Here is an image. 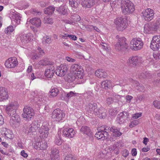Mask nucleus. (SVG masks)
I'll list each match as a JSON object with an SVG mask.
<instances>
[{"label": "nucleus", "instance_id": "50", "mask_svg": "<svg viewBox=\"0 0 160 160\" xmlns=\"http://www.w3.org/2000/svg\"><path fill=\"white\" fill-rule=\"evenodd\" d=\"M76 94V93H74L72 91H71L67 94L66 97L67 98H69L72 96H74Z\"/></svg>", "mask_w": 160, "mask_h": 160}, {"label": "nucleus", "instance_id": "25", "mask_svg": "<svg viewBox=\"0 0 160 160\" xmlns=\"http://www.w3.org/2000/svg\"><path fill=\"white\" fill-rule=\"evenodd\" d=\"M8 93L6 88L2 87H0V101L8 98Z\"/></svg>", "mask_w": 160, "mask_h": 160}, {"label": "nucleus", "instance_id": "13", "mask_svg": "<svg viewBox=\"0 0 160 160\" xmlns=\"http://www.w3.org/2000/svg\"><path fill=\"white\" fill-rule=\"evenodd\" d=\"M11 116L9 121L11 125L15 128L19 127L21 122L20 116L16 113L12 114Z\"/></svg>", "mask_w": 160, "mask_h": 160}, {"label": "nucleus", "instance_id": "44", "mask_svg": "<svg viewBox=\"0 0 160 160\" xmlns=\"http://www.w3.org/2000/svg\"><path fill=\"white\" fill-rule=\"evenodd\" d=\"M64 160H76V159L72 155L69 154L66 156Z\"/></svg>", "mask_w": 160, "mask_h": 160}, {"label": "nucleus", "instance_id": "38", "mask_svg": "<svg viewBox=\"0 0 160 160\" xmlns=\"http://www.w3.org/2000/svg\"><path fill=\"white\" fill-rule=\"evenodd\" d=\"M111 83L110 81L106 80L102 82L101 85L102 88L107 89L108 88V86L110 85Z\"/></svg>", "mask_w": 160, "mask_h": 160}, {"label": "nucleus", "instance_id": "56", "mask_svg": "<svg viewBox=\"0 0 160 160\" xmlns=\"http://www.w3.org/2000/svg\"><path fill=\"white\" fill-rule=\"evenodd\" d=\"M106 102L108 104L110 105L113 102V100L112 98L108 97L107 99Z\"/></svg>", "mask_w": 160, "mask_h": 160}, {"label": "nucleus", "instance_id": "58", "mask_svg": "<svg viewBox=\"0 0 160 160\" xmlns=\"http://www.w3.org/2000/svg\"><path fill=\"white\" fill-rule=\"evenodd\" d=\"M100 47L105 50L107 51L108 49V45L106 43H102V44L101 45Z\"/></svg>", "mask_w": 160, "mask_h": 160}, {"label": "nucleus", "instance_id": "7", "mask_svg": "<svg viewBox=\"0 0 160 160\" xmlns=\"http://www.w3.org/2000/svg\"><path fill=\"white\" fill-rule=\"evenodd\" d=\"M116 38L118 39V41L115 46V49L120 51L127 49V45L126 42V38L124 37H119L118 35L116 36Z\"/></svg>", "mask_w": 160, "mask_h": 160}, {"label": "nucleus", "instance_id": "17", "mask_svg": "<svg viewBox=\"0 0 160 160\" xmlns=\"http://www.w3.org/2000/svg\"><path fill=\"white\" fill-rule=\"evenodd\" d=\"M18 62L15 57L9 58L5 63L6 67L8 68H14L18 65Z\"/></svg>", "mask_w": 160, "mask_h": 160}, {"label": "nucleus", "instance_id": "63", "mask_svg": "<svg viewBox=\"0 0 160 160\" xmlns=\"http://www.w3.org/2000/svg\"><path fill=\"white\" fill-rule=\"evenodd\" d=\"M43 60L44 61L43 63L44 65H47L51 64V62L48 61V58H45Z\"/></svg>", "mask_w": 160, "mask_h": 160}, {"label": "nucleus", "instance_id": "53", "mask_svg": "<svg viewBox=\"0 0 160 160\" xmlns=\"http://www.w3.org/2000/svg\"><path fill=\"white\" fill-rule=\"evenodd\" d=\"M129 154V152L126 149L123 150L122 152V155L124 157H127Z\"/></svg>", "mask_w": 160, "mask_h": 160}, {"label": "nucleus", "instance_id": "14", "mask_svg": "<svg viewBox=\"0 0 160 160\" xmlns=\"http://www.w3.org/2000/svg\"><path fill=\"white\" fill-rule=\"evenodd\" d=\"M32 37V34L31 33L25 34L21 33L19 34L18 37H17V39L18 40L20 39L22 44H25L30 42Z\"/></svg>", "mask_w": 160, "mask_h": 160}, {"label": "nucleus", "instance_id": "24", "mask_svg": "<svg viewBox=\"0 0 160 160\" xmlns=\"http://www.w3.org/2000/svg\"><path fill=\"white\" fill-rule=\"evenodd\" d=\"M28 20L29 19H28L27 24H28V22H30L32 25L36 26L38 28L41 26V20L40 18H33L29 19V21H28Z\"/></svg>", "mask_w": 160, "mask_h": 160}, {"label": "nucleus", "instance_id": "8", "mask_svg": "<svg viewBox=\"0 0 160 160\" xmlns=\"http://www.w3.org/2000/svg\"><path fill=\"white\" fill-rule=\"evenodd\" d=\"M130 44L131 48L133 50L136 51L142 48L143 45L141 39L137 38L132 39L130 42Z\"/></svg>", "mask_w": 160, "mask_h": 160}, {"label": "nucleus", "instance_id": "4", "mask_svg": "<svg viewBox=\"0 0 160 160\" xmlns=\"http://www.w3.org/2000/svg\"><path fill=\"white\" fill-rule=\"evenodd\" d=\"M109 127L104 126L98 128V131L95 134V137L98 139L102 140L106 139L108 136V131L109 129Z\"/></svg>", "mask_w": 160, "mask_h": 160}, {"label": "nucleus", "instance_id": "57", "mask_svg": "<svg viewBox=\"0 0 160 160\" xmlns=\"http://www.w3.org/2000/svg\"><path fill=\"white\" fill-rule=\"evenodd\" d=\"M141 113H137L133 115L132 118L134 119H137L141 116Z\"/></svg>", "mask_w": 160, "mask_h": 160}, {"label": "nucleus", "instance_id": "2", "mask_svg": "<svg viewBox=\"0 0 160 160\" xmlns=\"http://www.w3.org/2000/svg\"><path fill=\"white\" fill-rule=\"evenodd\" d=\"M86 110L89 113L98 115L100 118H103L106 116L105 110L102 107L98 108L96 103H89L87 106Z\"/></svg>", "mask_w": 160, "mask_h": 160}, {"label": "nucleus", "instance_id": "15", "mask_svg": "<svg viewBox=\"0 0 160 160\" xmlns=\"http://www.w3.org/2000/svg\"><path fill=\"white\" fill-rule=\"evenodd\" d=\"M142 13L143 17L146 21H150L154 18V12L151 9L147 8L143 10Z\"/></svg>", "mask_w": 160, "mask_h": 160}, {"label": "nucleus", "instance_id": "5", "mask_svg": "<svg viewBox=\"0 0 160 160\" xmlns=\"http://www.w3.org/2000/svg\"><path fill=\"white\" fill-rule=\"evenodd\" d=\"M33 110L31 108L26 106L23 110L22 116L23 118L28 121L31 120L32 118L34 116Z\"/></svg>", "mask_w": 160, "mask_h": 160}, {"label": "nucleus", "instance_id": "36", "mask_svg": "<svg viewBox=\"0 0 160 160\" xmlns=\"http://www.w3.org/2000/svg\"><path fill=\"white\" fill-rule=\"evenodd\" d=\"M36 144H38L37 145L41 149H46L48 147L47 142L44 140L38 142Z\"/></svg>", "mask_w": 160, "mask_h": 160}, {"label": "nucleus", "instance_id": "60", "mask_svg": "<svg viewBox=\"0 0 160 160\" xmlns=\"http://www.w3.org/2000/svg\"><path fill=\"white\" fill-rule=\"evenodd\" d=\"M20 154L24 158H27L28 156V154L26 153L25 151L24 150L21 151Z\"/></svg>", "mask_w": 160, "mask_h": 160}, {"label": "nucleus", "instance_id": "40", "mask_svg": "<svg viewBox=\"0 0 160 160\" xmlns=\"http://www.w3.org/2000/svg\"><path fill=\"white\" fill-rule=\"evenodd\" d=\"M109 115L110 116H114L117 113V110L116 108H111L109 111Z\"/></svg>", "mask_w": 160, "mask_h": 160}, {"label": "nucleus", "instance_id": "18", "mask_svg": "<svg viewBox=\"0 0 160 160\" xmlns=\"http://www.w3.org/2000/svg\"><path fill=\"white\" fill-rule=\"evenodd\" d=\"M67 70V66L62 65L57 67L55 73L58 76L63 77L66 74Z\"/></svg>", "mask_w": 160, "mask_h": 160}, {"label": "nucleus", "instance_id": "33", "mask_svg": "<svg viewBox=\"0 0 160 160\" xmlns=\"http://www.w3.org/2000/svg\"><path fill=\"white\" fill-rule=\"evenodd\" d=\"M59 151L58 149L55 148L52 149L51 151V154L50 155V158L51 160H55L59 158L58 155Z\"/></svg>", "mask_w": 160, "mask_h": 160}, {"label": "nucleus", "instance_id": "34", "mask_svg": "<svg viewBox=\"0 0 160 160\" xmlns=\"http://www.w3.org/2000/svg\"><path fill=\"white\" fill-rule=\"evenodd\" d=\"M55 10V8L52 6H49L44 9L45 13L48 15H51Z\"/></svg>", "mask_w": 160, "mask_h": 160}, {"label": "nucleus", "instance_id": "19", "mask_svg": "<svg viewBox=\"0 0 160 160\" xmlns=\"http://www.w3.org/2000/svg\"><path fill=\"white\" fill-rule=\"evenodd\" d=\"M80 132L83 134L88 136L91 140L93 139L92 132L89 127L86 126H82L81 128Z\"/></svg>", "mask_w": 160, "mask_h": 160}, {"label": "nucleus", "instance_id": "35", "mask_svg": "<svg viewBox=\"0 0 160 160\" xmlns=\"http://www.w3.org/2000/svg\"><path fill=\"white\" fill-rule=\"evenodd\" d=\"M152 25L156 31H157L158 30H160V18H158Z\"/></svg>", "mask_w": 160, "mask_h": 160}, {"label": "nucleus", "instance_id": "52", "mask_svg": "<svg viewBox=\"0 0 160 160\" xmlns=\"http://www.w3.org/2000/svg\"><path fill=\"white\" fill-rule=\"evenodd\" d=\"M148 74L146 73V71H144L139 75V78L140 79L145 78H146V74Z\"/></svg>", "mask_w": 160, "mask_h": 160}, {"label": "nucleus", "instance_id": "47", "mask_svg": "<svg viewBox=\"0 0 160 160\" xmlns=\"http://www.w3.org/2000/svg\"><path fill=\"white\" fill-rule=\"evenodd\" d=\"M30 126V124L29 123H28L27 124H25L24 125V129L25 130L26 133H29V128Z\"/></svg>", "mask_w": 160, "mask_h": 160}, {"label": "nucleus", "instance_id": "10", "mask_svg": "<svg viewBox=\"0 0 160 160\" xmlns=\"http://www.w3.org/2000/svg\"><path fill=\"white\" fill-rule=\"evenodd\" d=\"M115 23L117 29L118 31H122L125 29L127 26L126 20L121 17L117 18L115 21Z\"/></svg>", "mask_w": 160, "mask_h": 160}, {"label": "nucleus", "instance_id": "22", "mask_svg": "<svg viewBox=\"0 0 160 160\" xmlns=\"http://www.w3.org/2000/svg\"><path fill=\"white\" fill-rule=\"evenodd\" d=\"M48 128L47 126H45V124L43 123L39 130V132L41 134V136L42 138H46L48 135Z\"/></svg>", "mask_w": 160, "mask_h": 160}, {"label": "nucleus", "instance_id": "64", "mask_svg": "<svg viewBox=\"0 0 160 160\" xmlns=\"http://www.w3.org/2000/svg\"><path fill=\"white\" fill-rule=\"evenodd\" d=\"M131 153L133 156H135L137 155V149L136 148H133L131 151Z\"/></svg>", "mask_w": 160, "mask_h": 160}, {"label": "nucleus", "instance_id": "31", "mask_svg": "<svg viewBox=\"0 0 160 160\" xmlns=\"http://www.w3.org/2000/svg\"><path fill=\"white\" fill-rule=\"evenodd\" d=\"M96 76L99 78H105L107 76V74L104 70L101 69L97 70L95 72Z\"/></svg>", "mask_w": 160, "mask_h": 160}, {"label": "nucleus", "instance_id": "41", "mask_svg": "<svg viewBox=\"0 0 160 160\" xmlns=\"http://www.w3.org/2000/svg\"><path fill=\"white\" fill-rule=\"evenodd\" d=\"M43 22L44 23L52 24L53 23V21L52 18L46 17L44 19Z\"/></svg>", "mask_w": 160, "mask_h": 160}, {"label": "nucleus", "instance_id": "37", "mask_svg": "<svg viewBox=\"0 0 160 160\" xmlns=\"http://www.w3.org/2000/svg\"><path fill=\"white\" fill-rule=\"evenodd\" d=\"M80 0H69V3L71 6L74 8L78 7Z\"/></svg>", "mask_w": 160, "mask_h": 160}, {"label": "nucleus", "instance_id": "30", "mask_svg": "<svg viewBox=\"0 0 160 160\" xmlns=\"http://www.w3.org/2000/svg\"><path fill=\"white\" fill-rule=\"evenodd\" d=\"M21 18L20 14L14 13L12 14L11 20L12 22H15L18 25L20 23Z\"/></svg>", "mask_w": 160, "mask_h": 160}, {"label": "nucleus", "instance_id": "16", "mask_svg": "<svg viewBox=\"0 0 160 160\" xmlns=\"http://www.w3.org/2000/svg\"><path fill=\"white\" fill-rule=\"evenodd\" d=\"M129 116V115L127 112H123L120 113L117 118L118 122L119 124L125 123L126 120H128Z\"/></svg>", "mask_w": 160, "mask_h": 160}, {"label": "nucleus", "instance_id": "9", "mask_svg": "<svg viewBox=\"0 0 160 160\" xmlns=\"http://www.w3.org/2000/svg\"><path fill=\"white\" fill-rule=\"evenodd\" d=\"M142 58L141 57L133 56L130 57L127 61L128 66L130 67H135L142 62Z\"/></svg>", "mask_w": 160, "mask_h": 160}, {"label": "nucleus", "instance_id": "20", "mask_svg": "<svg viewBox=\"0 0 160 160\" xmlns=\"http://www.w3.org/2000/svg\"><path fill=\"white\" fill-rule=\"evenodd\" d=\"M75 133V131L72 128H65L63 131V135L69 138H73Z\"/></svg>", "mask_w": 160, "mask_h": 160}, {"label": "nucleus", "instance_id": "6", "mask_svg": "<svg viewBox=\"0 0 160 160\" xmlns=\"http://www.w3.org/2000/svg\"><path fill=\"white\" fill-rule=\"evenodd\" d=\"M18 104L17 102L14 101L9 103L6 106V112L9 116L16 114V111L18 107Z\"/></svg>", "mask_w": 160, "mask_h": 160}, {"label": "nucleus", "instance_id": "62", "mask_svg": "<svg viewBox=\"0 0 160 160\" xmlns=\"http://www.w3.org/2000/svg\"><path fill=\"white\" fill-rule=\"evenodd\" d=\"M32 11L33 12V14L36 15L41 14V12L38 11L35 9H33L32 10Z\"/></svg>", "mask_w": 160, "mask_h": 160}, {"label": "nucleus", "instance_id": "1", "mask_svg": "<svg viewBox=\"0 0 160 160\" xmlns=\"http://www.w3.org/2000/svg\"><path fill=\"white\" fill-rule=\"evenodd\" d=\"M84 74L81 67L78 64L72 65L70 68V72L68 74L67 80L68 82H72L79 79H82Z\"/></svg>", "mask_w": 160, "mask_h": 160}, {"label": "nucleus", "instance_id": "29", "mask_svg": "<svg viewBox=\"0 0 160 160\" xmlns=\"http://www.w3.org/2000/svg\"><path fill=\"white\" fill-rule=\"evenodd\" d=\"M59 92L58 88L55 87H52L48 93L49 97L52 98L57 96Z\"/></svg>", "mask_w": 160, "mask_h": 160}, {"label": "nucleus", "instance_id": "54", "mask_svg": "<svg viewBox=\"0 0 160 160\" xmlns=\"http://www.w3.org/2000/svg\"><path fill=\"white\" fill-rule=\"evenodd\" d=\"M153 57L152 55H149L147 57V60L149 62H153Z\"/></svg>", "mask_w": 160, "mask_h": 160}, {"label": "nucleus", "instance_id": "59", "mask_svg": "<svg viewBox=\"0 0 160 160\" xmlns=\"http://www.w3.org/2000/svg\"><path fill=\"white\" fill-rule=\"evenodd\" d=\"M93 25H87L85 26V28L87 29V30L91 31L92 30Z\"/></svg>", "mask_w": 160, "mask_h": 160}, {"label": "nucleus", "instance_id": "42", "mask_svg": "<svg viewBox=\"0 0 160 160\" xmlns=\"http://www.w3.org/2000/svg\"><path fill=\"white\" fill-rule=\"evenodd\" d=\"M56 10L59 12H60L62 14H64L66 12V10L65 8L63 6H61L59 7Z\"/></svg>", "mask_w": 160, "mask_h": 160}, {"label": "nucleus", "instance_id": "39", "mask_svg": "<svg viewBox=\"0 0 160 160\" xmlns=\"http://www.w3.org/2000/svg\"><path fill=\"white\" fill-rule=\"evenodd\" d=\"M63 141L61 139V137L58 134L56 136L55 140V143L58 145H61L62 142Z\"/></svg>", "mask_w": 160, "mask_h": 160}, {"label": "nucleus", "instance_id": "12", "mask_svg": "<svg viewBox=\"0 0 160 160\" xmlns=\"http://www.w3.org/2000/svg\"><path fill=\"white\" fill-rule=\"evenodd\" d=\"M51 117L54 121L60 122L62 120L65 116V114L62 111L59 109L54 110L52 113Z\"/></svg>", "mask_w": 160, "mask_h": 160}, {"label": "nucleus", "instance_id": "27", "mask_svg": "<svg viewBox=\"0 0 160 160\" xmlns=\"http://www.w3.org/2000/svg\"><path fill=\"white\" fill-rule=\"evenodd\" d=\"M130 82L132 83V86H133L136 89L140 92H143L144 90V87L142 85H140L138 82L132 79L130 80Z\"/></svg>", "mask_w": 160, "mask_h": 160}, {"label": "nucleus", "instance_id": "11", "mask_svg": "<svg viewBox=\"0 0 160 160\" xmlns=\"http://www.w3.org/2000/svg\"><path fill=\"white\" fill-rule=\"evenodd\" d=\"M150 47L154 51H157L160 48V35H156L153 37Z\"/></svg>", "mask_w": 160, "mask_h": 160}, {"label": "nucleus", "instance_id": "45", "mask_svg": "<svg viewBox=\"0 0 160 160\" xmlns=\"http://www.w3.org/2000/svg\"><path fill=\"white\" fill-rule=\"evenodd\" d=\"M139 123V122L138 120L134 121L131 122L129 124V127L132 128L137 125Z\"/></svg>", "mask_w": 160, "mask_h": 160}, {"label": "nucleus", "instance_id": "3", "mask_svg": "<svg viewBox=\"0 0 160 160\" xmlns=\"http://www.w3.org/2000/svg\"><path fill=\"white\" fill-rule=\"evenodd\" d=\"M121 7L122 13L125 15L131 14L135 10L133 4L129 0H122Z\"/></svg>", "mask_w": 160, "mask_h": 160}, {"label": "nucleus", "instance_id": "23", "mask_svg": "<svg viewBox=\"0 0 160 160\" xmlns=\"http://www.w3.org/2000/svg\"><path fill=\"white\" fill-rule=\"evenodd\" d=\"M1 133L2 136L7 138L12 139L13 137L12 132L10 130L6 128H2Z\"/></svg>", "mask_w": 160, "mask_h": 160}, {"label": "nucleus", "instance_id": "32", "mask_svg": "<svg viewBox=\"0 0 160 160\" xmlns=\"http://www.w3.org/2000/svg\"><path fill=\"white\" fill-rule=\"evenodd\" d=\"M95 0H83L82 4L83 7L89 8L95 4Z\"/></svg>", "mask_w": 160, "mask_h": 160}, {"label": "nucleus", "instance_id": "21", "mask_svg": "<svg viewBox=\"0 0 160 160\" xmlns=\"http://www.w3.org/2000/svg\"><path fill=\"white\" fill-rule=\"evenodd\" d=\"M120 129L119 128L113 126L109 128L108 131H110L112 132V136L115 138L120 137L122 134V133L120 131Z\"/></svg>", "mask_w": 160, "mask_h": 160}, {"label": "nucleus", "instance_id": "48", "mask_svg": "<svg viewBox=\"0 0 160 160\" xmlns=\"http://www.w3.org/2000/svg\"><path fill=\"white\" fill-rule=\"evenodd\" d=\"M154 106L158 109H160V101H155L153 102Z\"/></svg>", "mask_w": 160, "mask_h": 160}, {"label": "nucleus", "instance_id": "55", "mask_svg": "<svg viewBox=\"0 0 160 160\" xmlns=\"http://www.w3.org/2000/svg\"><path fill=\"white\" fill-rule=\"evenodd\" d=\"M152 55L153 58L155 60L160 59V53H153Z\"/></svg>", "mask_w": 160, "mask_h": 160}, {"label": "nucleus", "instance_id": "26", "mask_svg": "<svg viewBox=\"0 0 160 160\" xmlns=\"http://www.w3.org/2000/svg\"><path fill=\"white\" fill-rule=\"evenodd\" d=\"M152 26V24H146L144 28V32L147 34H151L156 32Z\"/></svg>", "mask_w": 160, "mask_h": 160}, {"label": "nucleus", "instance_id": "46", "mask_svg": "<svg viewBox=\"0 0 160 160\" xmlns=\"http://www.w3.org/2000/svg\"><path fill=\"white\" fill-rule=\"evenodd\" d=\"M43 41L47 44H49L51 42V38L47 36L43 38Z\"/></svg>", "mask_w": 160, "mask_h": 160}, {"label": "nucleus", "instance_id": "49", "mask_svg": "<svg viewBox=\"0 0 160 160\" xmlns=\"http://www.w3.org/2000/svg\"><path fill=\"white\" fill-rule=\"evenodd\" d=\"M65 22L66 23L72 24L73 23H76V21L75 20L73 19V18H72V19L66 20L65 21Z\"/></svg>", "mask_w": 160, "mask_h": 160}, {"label": "nucleus", "instance_id": "51", "mask_svg": "<svg viewBox=\"0 0 160 160\" xmlns=\"http://www.w3.org/2000/svg\"><path fill=\"white\" fill-rule=\"evenodd\" d=\"M31 125L36 130L39 126V125L38 124L36 121H34L33 122Z\"/></svg>", "mask_w": 160, "mask_h": 160}, {"label": "nucleus", "instance_id": "28", "mask_svg": "<svg viewBox=\"0 0 160 160\" xmlns=\"http://www.w3.org/2000/svg\"><path fill=\"white\" fill-rule=\"evenodd\" d=\"M55 72L54 68L51 66L47 68L45 72V75L47 78H51L53 77Z\"/></svg>", "mask_w": 160, "mask_h": 160}, {"label": "nucleus", "instance_id": "43", "mask_svg": "<svg viewBox=\"0 0 160 160\" xmlns=\"http://www.w3.org/2000/svg\"><path fill=\"white\" fill-rule=\"evenodd\" d=\"M13 31V28L12 26H9L5 29V32L6 33H9L12 32Z\"/></svg>", "mask_w": 160, "mask_h": 160}, {"label": "nucleus", "instance_id": "61", "mask_svg": "<svg viewBox=\"0 0 160 160\" xmlns=\"http://www.w3.org/2000/svg\"><path fill=\"white\" fill-rule=\"evenodd\" d=\"M66 60L68 62H74L75 61V59L73 58H72L69 57H66Z\"/></svg>", "mask_w": 160, "mask_h": 160}]
</instances>
